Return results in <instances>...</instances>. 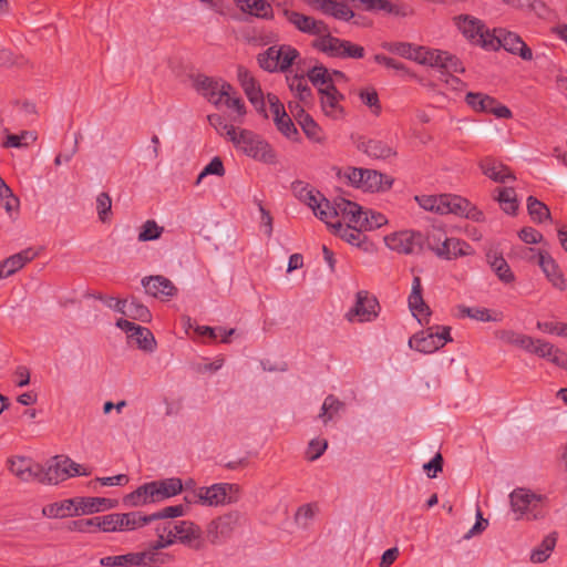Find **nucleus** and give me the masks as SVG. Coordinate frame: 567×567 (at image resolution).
Here are the masks:
<instances>
[{"instance_id":"obj_59","label":"nucleus","mask_w":567,"mask_h":567,"mask_svg":"<svg viewBox=\"0 0 567 567\" xmlns=\"http://www.w3.org/2000/svg\"><path fill=\"white\" fill-rule=\"evenodd\" d=\"M164 233V227L159 226L154 219L146 220L140 228L138 241H151L158 239Z\"/></svg>"},{"instance_id":"obj_63","label":"nucleus","mask_w":567,"mask_h":567,"mask_svg":"<svg viewBox=\"0 0 567 567\" xmlns=\"http://www.w3.org/2000/svg\"><path fill=\"white\" fill-rule=\"evenodd\" d=\"M279 50L280 65H278V71L285 72L292 65V63L299 56V52L290 45H280Z\"/></svg>"},{"instance_id":"obj_1","label":"nucleus","mask_w":567,"mask_h":567,"mask_svg":"<svg viewBox=\"0 0 567 567\" xmlns=\"http://www.w3.org/2000/svg\"><path fill=\"white\" fill-rule=\"evenodd\" d=\"M415 202L421 208L427 212L436 213L440 215L453 214L460 217H466L474 221H482L484 215L466 198L451 195H419L415 196Z\"/></svg>"},{"instance_id":"obj_40","label":"nucleus","mask_w":567,"mask_h":567,"mask_svg":"<svg viewBox=\"0 0 567 567\" xmlns=\"http://www.w3.org/2000/svg\"><path fill=\"white\" fill-rule=\"evenodd\" d=\"M42 514L43 516L49 518H64L76 516L74 497L45 505L42 508Z\"/></svg>"},{"instance_id":"obj_21","label":"nucleus","mask_w":567,"mask_h":567,"mask_svg":"<svg viewBox=\"0 0 567 567\" xmlns=\"http://www.w3.org/2000/svg\"><path fill=\"white\" fill-rule=\"evenodd\" d=\"M425 65L439 68L446 73H463L465 71L463 63L456 55L437 49H430Z\"/></svg>"},{"instance_id":"obj_12","label":"nucleus","mask_w":567,"mask_h":567,"mask_svg":"<svg viewBox=\"0 0 567 567\" xmlns=\"http://www.w3.org/2000/svg\"><path fill=\"white\" fill-rule=\"evenodd\" d=\"M175 544V539L171 537L169 534H161L157 536V539L151 543L143 550L137 551L141 557V565H167L173 561L174 557L167 553L162 551L164 548H167Z\"/></svg>"},{"instance_id":"obj_51","label":"nucleus","mask_w":567,"mask_h":567,"mask_svg":"<svg viewBox=\"0 0 567 567\" xmlns=\"http://www.w3.org/2000/svg\"><path fill=\"white\" fill-rule=\"evenodd\" d=\"M360 217L358 226L363 228L365 231L380 228L388 223V219L383 214L371 209L362 210Z\"/></svg>"},{"instance_id":"obj_36","label":"nucleus","mask_w":567,"mask_h":567,"mask_svg":"<svg viewBox=\"0 0 567 567\" xmlns=\"http://www.w3.org/2000/svg\"><path fill=\"white\" fill-rule=\"evenodd\" d=\"M409 307L412 311L413 316L419 318L420 317H427L430 316V308L424 302L423 296H422V282L421 278L415 276L412 281V289L411 293L409 296Z\"/></svg>"},{"instance_id":"obj_30","label":"nucleus","mask_w":567,"mask_h":567,"mask_svg":"<svg viewBox=\"0 0 567 567\" xmlns=\"http://www.w3.org/2000/svg\"><path fill=\"white\" fill-rule=\"evenodd\" d=\"M157 502L155 485L153 482L141 485L123 498L124 505L130 507H140Z\"/></svg>"},{"instance_id":"obj_55","label":"nucleus","mask_w":567,"mask_h":567,"mask_svg":"<svg viewBox=\"0 0 567 567\" xmlns=\"http://www.w3.org/2000/svg\"><path fill=\"white\" fill-rule=\"evenodd\" d=\"M360 101L367 105L371 113L375 116H379L382 112V106L380 103V99L378 92L373 87H363L358 92Z\"/></svg>"},{"instance_id":"obj_45","label":"nucleus","mask_w":567,"mask_h":567,"mask_svg":"<svg viewBox=\"0 0 567 567\" xmlns=\"http://www.w3.org/2000/svg\"><path fill=\"white\" fill-rule=\"evenodd\" d=\"M556 542L557 537L555 533L547 535L542 544L532 551L530 560L536 564L546 561L554 550Z\"/></svg>"},{"instance_id":"obj_33","label":"nucleus","mask_w":567,"mask_h":567,"mask_svg":"<svg viewBox=\"0 0 567 567\" xmlns=\"http://www.w3.org/2000/svg\"><path fill=\"white\" fill-rule=\"evenodd\" d=\"M236 6L249 16L271 20L274 18V10L269 2L266 0H234Z\"/></svg>"},{"instance_id":"obj_27","label":"nucleus","mask_w":567,"mask_h":567,"mask_svg":"<svg viewBox=\"0 0 567 567\" xmlns=\"http://www.w3.org/2000/svg\"><path fill=\"white\" fill-rule=\"evenodd\" d=\"M38 256L33 248L23 249L0 262V279L8 278Z\"/></svg>"},{"instance_id":"obj_11","label":"nucleus","mask_w":567,"mask_h":567,"mask_svg":"<svg viewBox=\"0 0 567 567\" xmlns=\"http://www.w3.org/2000/svg\"><path fill=\"white\" fill-rule=\"evenodd\" d=\"M492 39L495 42H498L495 44V48L492 51H497L503 48L507 52L514 55H518L525 61H530L533 59V52L530 48L515 32H511L503 28L493 29Z\"/></svg>"},{"instance_id":"obj_16","label":"nucleus","mask_w":567,"mask_h":567,"mask_svg":"<svg viewBox=\"0 0 567 567\" xmlns=\"http://www.w3.org/2000/svg\"><path fill=\"white\" fill-rule=\"evenodd\" d=\"M319 94L320 106L327 117L338 121L346 116L344 107L341 105L344 95L338 91L336 85L320 89Z\"/></svg>"},{"instance_id":"obj_62","label":"nucleus","mask_w":567,"mask_h":567,"mask_svg":"<svg viewBox=\"0 0 567 567\" xmlns=\"http://www.w3.org/2000/svg\"><path fill=\"white\" fill-rule=\"evenodd\" d=\"M288 82L290 90L299 100L306 101L311 96V90L303 76L295 75L291 79H288Z\"/></svg>"},{"instance_id":"obj_15","label":"nucleus","mask_w":567,"mask_h":567,"mask_svg":"<svg viewBox=\"0 0 567 567\" xmlns=\"http://www.w3.org/2000/svg\"><path fill=\"white\" fill-rule=\"evenodd\" d=\"M537 265L555 289L559 291L567 289V280L559 264L547 250L537 252Z\"/></svg>"},{"instance_id":"obj_43","label":"nucleus","mask_w":567,"mask_h":567,"mask_svg":"<svg viewBox=\"0 0 567 567\" xmlns=\"http://www.w3.org/2000/svg\"><path fill=\"white\" fill-rule=\"evenodd\" d=\"M362 150L368 156L378 159H386L395 155L391 146L379 140H369L362 143Z\"/></svg>"},{"instance_id":"obj_57","label":"nucleus","mask_w":567,"mask_h":567,"mask_svg":"<svg viewBox=\"0 0 567 567\" xmlns=\"http://www.w3.org/2000/svg\"><path fill=\"white\" fill-rule=\"evenodd\" d=\"M186 508L184 505H171L166 506L155 513H152L150 515L145 514V517L147 519V524L155 522V520H163L168 518H176L185 515Z\"/></svg>"},{"instance_id":"obj_32","label":"nucleus","mask_w":567,"mask_h":567,"mask_svg":"<svg viewBox=\"0 0 567 567\" xmlns=\"http://www.w3.org/2000/svg\"><path fill=\"white\" fill-rule=\"evenodd\" d=\"M393 179L373 169H363L362 188L364 192H384L392 187Z\"/></svg>"},{"instance_id":"obj_35","label":"nucleus","mask_w":567,"mask_h":567,"mask_svg":"<svg viewBox=\"0 0 567 567\" xmlns=\"http://www.w3.org/2000/svg\"><path fill=\"white\" fill-rule=\"evenodd\" d=\"M68 478V470L64 464V458L55 457L54 461L47 467L41 465V473H39V483L43 484H58Z\"/></svg>"},{"instance_id":"obj_39","label":"nucleus","mask_w":567,"mask_h":567,"mask_svg":"<svg viewBox=\"0 0 567 567\" xmlns=\"http://www.w3.org/2000/svg\"><path fill=\"white\" fill-rule=\"evenodd\" d=\"M486 259L501 281L511 284L515 280V276L511 270V267L502 255H498L495 251H488L486 254Z\"/></svg>"},{"instance_id":"obj_14","label":"nucleus","mask_w":567,"mask_h":567,"mask_svg":"<svg viewBox=\"0 0 567 567\" xmlns=\"http://www.w3.org/2000/svg\"><path fill=\"white\" fill-rule=\"evenodd\" d=\"M465 102L475 112L491 113L498 118H511L512 111L497 102L496 99L480 92H468Z\"/></svg>"},{"instance_id":"obj_29","label":"nucleus","mask_w":567,"mask_h":567,"mask_svg":"<svg viewBox=\"0 0 567 567\" xmlns=\"http://www.w3.org/2000/svg\"><path fill=\"white\" fill-rule=\"evenodd\" d=\"M392 53L402 58L413 60L420 64H426L430 49L425 47H414L405 42L390 43L384 47Z\"/></svg>"},{"instance_id":"obj_22","label":"nucleus","mask_w":567,"mask_h":567,"mask_svg":"<svg viewBox=\"0 0 567 567\" xmlns=\"http://www.w3.org/2000/svg\"><path fill=\"white\" fill-rule=\"evenodd\" d=\"M145 292L151 297L167 300L177 293L174 284L164 276H150L142 279Z\"/></svg>"},{"instance_id":"obj_56","label":"nucleus","mask_w":567,"mask_h":567,"mask_svg":"<svg viewBox=\"0 0 567 567\" xmlns=\"http://www.w3.org/2000/svg\"><path fill=\"white\" fill-rule=\"evenodd\" d=\"M527 210L535 223L540 224L544 220L550 219L549 208L533 196L527 198Z\"/></svg>"},{"instance_id":"obj_9","label":"nucleus","mask_w":567,"mask_h":567,"mask_svg":"<svg viewBox=\"0 0 567 567\" xmlns=\"http://www.w3.org/2000/svg\"><path fill=\"white\" fill-rule=\"evenodd\" d=\"M385 245L400 254H421L424 249V235L416 230H402L384 237Z\"/></svg>"},{"instance_id":"obj_64","label":"nucleus","mask_w":567,"mask_h":567,"mask_svg":"<svg viewBox=\"0 0 567 567\" xmlns=\"http://www.w3.org/2000/svg\"><path fill=\"white\" fill-rule=\"evenodd\" d=\"M207 175H225V167L220 157L215 156L214 158H212V161L203 168V171L197 176L195 184L199 185L203 178L206 177Z\"/></svg>"},{"instance_id":"obj_48","label":"nucleus","mask_w":567,"mask_h":567,"mask_svg":"<svg viewBox=\"0 0 567 567\" xmlns=\"http://www.w3.org/2000/svg\"><path fill=\"white\" fill-rule=\"evenodd\" d=\"M460 312L463 317H468L482 322L499 321L502 319V313H491L488 309L481 307L461 306Z\"/></svg>"},{"instance_id":"obj_4","label":"nucleus","mask_w":567,"mask_h":567,"mask_svg":"<svg viewBox=\"0 0 567 567\" xmlns=\"http://www.w3.org/2000/svg\"><path fill=\"white\" fill-rule=\"evenodd\" d=\"M454 23L462 35L473 45L480 47L486 51L495 48L493 30L486 28L485 23L473 16L460 14L454 18Z\"/></svg>"},{"instance_id":"obj_19","label":"nucleus","mask_w":567,"mask_h":567,"mask_svg":"<svg viewBox=\"0 0 567 567\" xmlns=\"http://www.w3.org/2000/svg\"><path fill=\"white\" fill-rule=\"evenodd\" d=\"M9 471L22 482H39L41 465L24 456H13L8 460Z\"/></svg>"},{"instance_id":"obj_6","label":"nucleus","mask_w":567,"mask_h":567,"mask_svg":"<svg viewBox=\"0 0 567 567\" xmlns=\"http://www.w3.org/2000/svg\"><path fill=\"white\" fill-rule=\"evenodd\" d=\"M100 530L104 533L133 532L147 525L142 512L111 513L99 516Z\"/></svg>"},{"instance_id":"obj_61","label":"nucleus","mask_w":567,"mask_h":567,"mask_svg":"<svg viewBox=\"0 0 567 567\" xmlns=\"http://www.w3.org/2000/svg\"><path fill=\"white\" fill-rule=\"evenodd\" d=\"M37 136L34 133L23 131L21 134H9L3 143L4 147H22L28 146L31 142H34Z\"/></svg>"},{"instance_id":"obj_41","label":"nucleus","mask_w":567,"mask_h":567,"mask_svg":"<svg viewBox=\"0 0 567 567\" xmlns=\"http://www.w3.org/2000/svg\"><path fill=\"white\" fill-rule=\"evenodd\" d=\"M334 231L347 243L353 246H360L365 239V235L363 234V228L351 225H342L339 220L337 224H333L331 227Z\"/></svg>"},{"instance_id":"obj_10","label":"nucleus","mask_w":567,"mask_h":567,"mask_svg":"<svg viewBox=\"0 0 567 567\" xmlns=\"http://www.w3.org/2000/svg\"><path fill=\"white\" fill-rule=\"evenodd\" d=\"M173 533L171 537L175 539V544H182L194 550H203L206 542L199 525L192 520L174 522Z\"/></svg>"},{"instance_id":"obj_18","label":"nucleus","mask_w":567,"mask_h":567,"mask_svg":"<svg viewBox=\"0 0 567 567\" xmlns=\"http://www.w3.org/2000/svg\"><path fill=\"white\" fill-rule=\"evenodd\" d=\"M195 86L209 102L216 105L223 102V94H228L233 91V86L229 83L205 75H198L195 79Z\"/></svg>"},{"instance_id":"obj_50","label":"nucleus","mask_w":567,"mask_h":567,"mask_svg":"<svg viewBox=\"0 0 567 567\" xmlns=\"http://www.w3.org/2000/svg\"><path fill=\"white\" fill-rule=\"evenodd\" d=\"M310 82L318 87V91L322 87L333 85V78L329 70L323 65H315L308 73Z\"/></svg>"},{"instance_id":"obj_47","label":"nucleus","mask_w":567,"mask_h":567,"mask_svg":"<svg viewBox=\"0 0 567 567\" xmlns=\"http://www.w3.org/2000/svg\"><path fill=\"white\" fill-rule=\"evenodd\" d=\"M279 47L272 45L257 55L259 66L267 72L278 71L279 63Z\"/></svg>"},{"instance_id":"obj_26","label":"nucleus","mask_w":567,"mask_h":567,"mask_svg":"<svg viewBox=\"0 0 567 567\" xmlns=\"http://www.w3.org/2000/svg\"><path fill=\"white\" fill-rule=\"evenodd\" d=\"M75 515H90L116 507L117 501L105 497H74Z\"/></svg>"},{"instance_id":"obj_23","label":"nucleus","mask_w":567,"mask_h":567,"mask_svg":"<svg viewBox=\"0 0 567 567\" xmlns=\"http://www.w3.org/2000/svg\"><path fill=\"white\" fill-rule=\"evenodd\" d=\"M291 190L300 202L312 209L316 216L317 213L322 210V204L327 198L320 192L311 187L308 183L296 181L291 184Z\"/></svg>"},{"instance_id":"obj_53","label":"nucleus","mask_w":567,"mask_h":567,"mask_svg":"<svg viewBox=\"0 0 567 567\" xmlns=\"http://www.w3.org/2000/svg\"><path fill=\"white\" fill-rule=\"evenodd\" d=\"M498 337L503 342L519 347L527 352L529 351V348H532L533 346L532 337L519 332H515L513 330H502Z\"/></svg>"},{"instance_id":"obj_3","label":"nucleus","mask_w":567,"mask_h":567,"mask_svg":"<svg viewBox=\"0 0 567 567\" xmlns=\"http://www.w3.org/2000/svg\"><path fill=\"white\" fill-rule=\"evenodd\" d=\"M322 205L323 208L317 213V217L329 227H332L339 220L342 225L353 224L358 226L362 208L357 203L346 198H336L332 204L326 199Z\"/></svg>"},{"instance_id":"obj_28","label":"nucleus","mask_w":567,"mask_h":567,"mask_svg":"<svg viewBox=\"0 0 567 567\" xmlns=\"http://www.w3.org/2000/svg\"><path fill=\"white\" fill-rule=\"evenodd\" d=\"M473 254L474 249L465 240L456 237H445L444 243L441 246V251L439 252V258L454 260Z\"/></svg>"},{"instance_id":"obj_24","label":"nucleus","mask_w":567,"mask_h":567,"mask_svg":"<svg viewBox=\"0 0 567 567\" xmlns=\"http://www.w3.org/2000/svg\"><path fill=\"white\" fill-rule=\"evenodd\" d=\"M234 485L227 483H217L208 487H200L203 506H219L233 502L229 492Z\"/></svg>"},{"instance_id":"obj_38","label":"nucleus","mask_w":567,"mask_h":567,"mask_svg":"<svg viewBox=\"0 0 567 567\" xmlns=\"http://www.w3.org/2000/svg\"><path fill=\"white\" fill-rule=\"evenodd\" d=\"M158 502L171 498L183 492V481L178 477H169L153 481Z\"/></svg>"},{"instance_id":"obj_54","label":"nucleus","mask_w":567,"mask_h":567,"mask_svg":"<svg viewBox=\"0 0 567 567\" xmlns=\"http://www.w3.org/2000/svg\"><path fill=\"white\" fill-rule=\"evenodd\" d=\"M343 408L344 403L342 401H340L333 394H329L323 401L319 417L324 424H327L330 420L333 419L336 414L343 410Z\"/></svg>"},{"instance_id":"obj_25","label":"nucleus","mask_w":567,"mask_h":567,"mask_svg":"<svg viewBox=\"0 0 567 567\" xmlns=\"http://www.w3.org/2000/svg\"><path fill=\"white\" fill-rule=\"evenodd\" d=\"M528 352L547 359L558 367L567 369V353L547 341L533 338V346L529 348Z\"/></svg>"},{"instance_id":"obj_49","label":"nucleus","mask_w":567,"mask_h":567,"mask_svg":"<svg viewBox=\"0 0 567 567\" xmlns=\"http://www.w3.org/2000/svg\"><path fill=\"white\" fill-rule=\"evenodd\" d=\"M497 190L496 200L499 203L502 209L509 215L516 214L518 203L515 189L512 187H503Z\"/></svg>"},{"instance_id":"obj_46","label":"nucleus","mask_w":567,"mask_h":567,"mask_svg":"<svg viewBox=\"0 0 567 567\" xmlns=\"http://www.w3.org/2000/svg\"><path fill=\"white\" fill-rule=\"evenodd\" d=\"M100 565L104 567H114V566H142L141 557L137 551L127 553L125 555L117 556H106L100 559Z\"/></svg>"},{"instance_id":"obj_13","label":"nucleus","mask_w":567,"mask_h":567,"mask_svg":"<svg viewBox=\"0 0 567 567\" xmlns=\"http://www.w3.org/2000/svg\"><path fill=\"white\" fill-rule=\"evenodd\" d=\"M379 309L377 298L361 290L357 292L354 306L347 313V318L349 321L370 322L378 317Z\"/></svg>"},{"instance_id":"obj_17","label":"nucleus","mask_w":567,"mask_h":567,"mask_svg":"<svg viewBox=\"0 0 567 567\" xmlns=\"http://www.w3.org/2000/svg\"><path fill=\"white\" fill-rule=\"evenodd\" d=\"M282 13L286 20L302 33L317 35L318 38L328 30V25L323 21L317 20L310 16L288 9H285Z\"/></svg>"},{"instance_id":"obj_20","label":"nucleus","mask_w":567,"mask_h":567,"mask_svg":"<svg viewBox=\"0 0 567 567\" xmlns=\"http://www.w3.org/2000/svg\"><path fill=\"white\" fill-rule=\"evenodd\" d=\"M238 81L245 91L250 103L256 107L257 111H265V99L260 89V85L256 81V79L251 75V73L239 66L237 70Z\"/></svg>"},{"instance_id":"obj_31","label":"nucleus","mask_w":567,"mask_h":567,"mask_svg":"<svg viewBox=\"0 0 567 567\" xmlns=\"http://www.w3.org/2000/svg\"><path fill=\"white\" fill-rule=\"evenodd\" d=\"M480 168L485 176L496 183H506L508 179H515V176L507 166L491 157L481 159Z\"/></svg>"},{"instance_id":"obj_44","label":"nucleus","mask_w":567,"mask_h":567,"mask_svg":"<svg viewBox=\"0 0 567 567\" xmlns=\"http://www.w3.org/2000/svg\"><path fill=\"white\" fill-rule=\"evenodd\" d=\"M128 340L136 343L138 349L153 352L156 349V340L148 328L142 327L137 332L128 334Z\"/></svg>"},{"instance_id":"obj_5","label":"nucleus","mask_w":567,"mask_h":567,"mask_svg":"<svg viewBox=\"0 0 567 567\" xmlns=\"http://www.w3.org/2000/svg\"><path fill=\"white\" fill-rule=\"evenodd\" d=\"M511 506L516 519H538L544 516L543 496L525 488L514 489L511 495Z\"/></svg>"},{"instance_id":"obj_58","label":"nucleus","mask_w":567,"mask_h":567,"mask_svg":"<svg viewBox=\"0 0 567 567\" xmlns=\"http://www.w3.org/2000/svg\"><path fill=\"white\" fill-rule=\"evenodd\" d=\"M208 122L220 135H225L230 142L233 141V136H235L240 130L235 127L233 124H228L219 114L208 115Z\"/></svg>"},{"instance_id":"obj_2","label":"nucleus","mask_w":567,"mask_h":567,"mask_svg":"<svg viewBox=\"0 0 567 567\" xmlns=\"http://www.w3.org/2000/svg\"><path fill=\"white\" fill-rule=\"evenodd\" d=\"M231 143L237 151L255 161L265 164H275L277 162L276 153L270 144L252 131L240 128L233 136Z\"/></svg>"},{"instance_id":"obj_34","label":"nucleus","mask_w":567,"mask_h":567,"mask_svg":"<svg viewBox=\"0 0 567 567\" xmlns=\"http://www.w3.org/2000/svg\"><path fill=\"white\" fill-rule=\"evenodd\" d=\"M315 7L323 14L331 16L338 20L349 21L353 18V11L343 2L336 0H315Z\"/></svg>"},{"instance_id":"obj_37","label":"nucleus","mask_w":567,"mask_h":567,"mask_svg":"<svg viewBox=\"0 0 567 567\" xmlns=\"http://www.w3.org/2000/svg\"><path fill=\"white\" fill-rule=\"evenodd\" d=\"M312 47L332 58L342 55V39L331 35L329 29L312 41Z\"/></svg>"},{"instance_id":"obj_8","label":"nucleus","mask_w":567,"mask_h":567,"mask_svg":"<svg viewBox=\"0 0 567 567\" xmlns=\"http://www.w3.org/2000/svg\"><path fill=\"white\" fill-rule=\"evenodd\" d=\"M240 514L229 512L210 520L206 526V538L213 545L226 543L240 524Z\"/></svg>"},{"instance_id":"obj_52","label":"nucleus","mask_w":567,"mask_h":567,"mask_svg":"<svg viewBox=\"0 0 567 567\" xmlns=\"http://www.w3.org/2000/svg\"><path fill=\"white\" fill-rule=\"evenodd\" d=\"M123 315L128 316L135 320H140L142 322H147L151 320L152 315L146 306H144L136 298H131L126 300L125 311Z\"/></svg>"},{"instance_id":"obj_7","label":"nucleus","mask_w":567,"mask_h":567,"mask_svg":"<svg viewBox=\"0 0 567 567\" xmlns=\"http://www.w3.org/2000/svg\"><path fill=\"white\" fill-rule=\"evenodd\" d=\"M449 327L427 328L409 339V347L422 353H433L452 341Z\"/></svg>"},{"instance_id":"obj_60","label":"nucleus","mask_w":567,"mask_h":567,"mask_svg":"<svg viewBox=\"0 0 567 567\" xmlns=\"http://www.w3.org/2000/svg\"><path fill=\"white\" fill-rule=\"evenodd\" d=\"M445 237L447 236L443 229L433 227L426 236H424V246L426 245L427 248L439 257Z\"/></svg>"},{"instance_id":"obj_42","label":"nucleus","mask_w":567,"mask_h":567,"mask_svg":"<svg viewBox=\"0 0 567 567\" xmlns=\"http://www.w3.org/2000/svg\"><path fill=\"white\" fill-rule=\"evenodd\" d=\"M298 124L301 126L303 133L313 142H322L323 134L321 127L316 123L310 114L303 109H300V115L298 117Z\"/></svg>"}]
</instances>
